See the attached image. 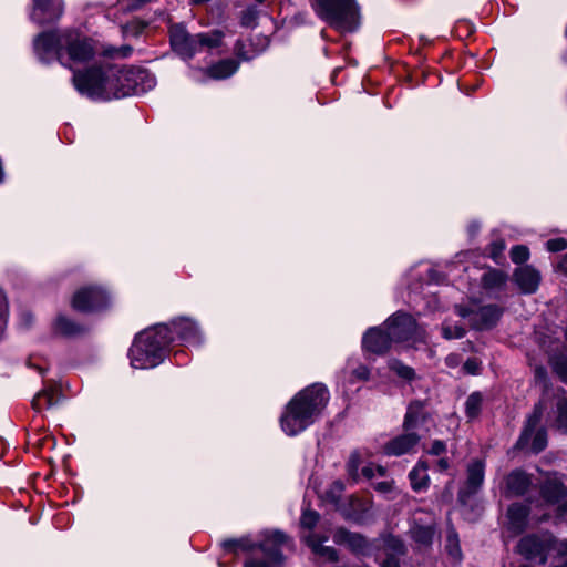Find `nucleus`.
<instances>
[{
    "instance_id": "obj_6",
    "label": "nucleus",
    "mask_w": 567,
    "mask_h": 567,
    "mask_svg": "<svg viewBox=\"0 0 567 567\" xmlns=\"http://www.w3.org/2000/svg\"><path fill=\"white\" fill-rule=\"evenodd\" d=\"M315 13L340 32H353L359 25L355 0H309Z\"/></svg>"
},
{
    "instance_id": "obj_61",
    "label": "nucleus",
    "mask_w": 567,
    "mask_h": 567,
    "mask_svg": "<svg viewBox=\"0 0 567 567\" xmlns=\"http://www.w3.org/2000/svg\"><path fill=\"white\" fill-rule=\"evenodd\" d=\"M478 229V225H472L471 226V231H476Z\"/></svg>"
},
{
    "instance_id": "obj_57",
    "label": "nucleus",
    "mask_w": 567,
    "mask_h": 567,
    "mask_svg": "<svg viewBox=\"0 0 567 567\" xmlns=\"http://www.w3.org/2000/svg\"><path fill=\"white\" fill-rule=\"evenodd\" d=\"M446 363L450 365V367H455L457 363H458V359H457V355L455 354H451L446 358Z\"/></svg>"
},
{
    "instance_id": "obj_48",
    "label": "nucleus",
    "mask_w": 567,
    "mask_h": 567,
    "mask_svg": "<svg viewBox=\"0 0 567 567\" xmlns=\"http://www.w3.org/2000/svg\"><path fill=\"white\" fill-rule=\"evenodd\" d=\"M446 452V444L443 441L435 440L432 442L427 453L430 455L440 456Z\"/></svg>"
},
{
    "instance_id": "obj_44",
    "label": "nucleus",
    "mask_w": 567,
    "mask_h": 567,
    "mask_svg": "<svg viewBox=\"0 0 567 567\" xmlns=\"http://www.w3.org/2000/svg\"><path fill=\"white\" fill-rule=\"evenodd\" d=\"M511 258L515 264H523L529 258V250L523 245L514 246L511 250Z\"/></svg>"
},
{
    "instance_id": "obj_13",
    "label": "nucleus",
    "mask_w": 567,
    "mask_h": 567,
    "mask_svg": "<svg viewBox=\"0 0 567 567\" xmlns=\"http://www.w3.org/2000/svg\"><path fill=\"white\" fill-rule=\"evenodd\" d=\"M109 296L100 287H83L73 295V310L94 313L109 306Z\"/></svg>"
},
{
    "instance_id": "obj_36",
    "label": "nucleus",
    "mask_w": 567,
    "mask_h": 567,
    "mask_svg": "<svg viewBox=\"0 0 567 567\" xmlns=\"http://www.w3.org/2000/svg\"><path fill=\"white\" fill-rule=\"evenodd\" d=\"M445 549L455 561H460L462 559L458 536L453 529H450L447 533Z\"/></svg>"
},
{
    "instance_id": "obj_9",
    "label": "nucleus",
    "mask_w": 567,
    "mask_h": 567,
    "mask_svg": "<svg viewBox=\"0 0 567 567\" xmlns=\"http://www.w3.org/2000/svg\"><path fill=\"white\" fill-rule=\"evenodd\" d=\"M38 58L48 62L54 56L63 66L71 69V33L68 29L40 33L33 41Z\"/></svg>"
},
{
    "instance_id": "obj_10",
    "label": "nucleus",
    "mask_w": 567,
    "mask_h": 567,
    "mask_svg": "<svg viewBox=\"0 0 567 567\" xmlns=\"http://www.w3.org/2000/svg\"><path fill=\"white\" fill-rule=\"evenodd\" d=\"M132 52L133 48L128 44L121 47L100 45L90 38L76 37L73 39V62L87 61L99 53L111 59L127 58Z\"/></svg>"
},
{
    "instance_id": "obj_62",
    "label": "nucleus",
    "mask_w": 567,
    "mask_h": 567,
    "mask_svg": "<svg viewBox=\"0 0 567 567\" xmlns=\"http://www.w3.org/2000/svg\"><path fill=\"white\" fill-rule=\"evenodd\" d=\"M512 567H529V566H527L525 564H519V565H512Z\"/></svg>"
},
{
    "instance_id": "obj_37",
    "label": "nucleus",
    "mask_w": 567,
    "mask_h": 567,
    "mask_svg": "<svg viewBox=\"0 0 567 567\" xmlns=\"http://www.w3.org/2000/svg\"><path fill=\"white\" fill-rule=\"evenodd\" d=\"M483 398L478 392L472 393L465 402V413L468 419H475L478 416L482 409Z\"/></svg>"
},
{
    "instance_id": "obj_51",
    "label": "nucleus",
    "mask_w": 567,
    "mask_h": 567,
    "mask_svg": "<svg viewBox=\"0 0 567 567\" xmlns=\"http://www.w3.org/2000/svg\"><path fill=\"white\" fill-rule=\"evenodd\" d=\"M374 489L382 493V494H386V493H390L392 491V487H393V483L390 482V481H382V482H378L373 485Z\"/></svg>"
},
{
    "instance_id": "obj_29",
    "label": "nucleus",
    "mask_w": 567,
    "mask_h": 567,
    "mask_svg": "<svg viewBox=\"0 0 567 567\" xmlns=\"http://www.w3.org/2000/svg\"><path fill=\"white\" fill-rule=\"evenodd\" d=\"M539 423L540 421L529 433V436L526 440L522 441L523 434L520 435L517 443L520 447H526L528 444H530V449L536 453L545 449L547 443L546 431L539 425Z\"/></svg>"
},
{
    "instance_id": "obj_23",
    "label": "nucleus",
    "mask_w": 567,
    "mask_h": 567,
    "mask_svg": "<svg viewBox=\"0 0 567 567\" xmlns=\"http://www.w3.org/2000/svg\"><path fill=\"white\" fill-rule=\"evenodd\" d=\"M327 539L326 536H319L313 533L305 536L306 544L311 548L315 555L327 561H336L338 559V553L333 547L323 545Z\"/></svg>"
},
{
    "instance_id": "obj_60",
    "label": "nucleus",
    "mask_w": 567,
    "mask_h": 567,
    "mask_svg": "<svg viewBox=\"0 0 567 567\" xmlns=\"http://www.w3.org/2000/svg\"><path fill=\"white\" fill-rule=\"evenodd\" d=\"M208 1H209V0H192V2H193L194 4H203V3H206V2H208Z\"/></svg>"
},
{
    "instance_id": "obj_26",
    "label": "nucleus",
    "mask_w": 567,
    "mask_h": 567,
    "mask_svg": "<svg viewBox=\"0 0 567 567\" xmlns=\"http://www.w3.org/2000/svg\"><path fill=\"white\" fill-rule=\"evenodd\" d=\"M421 518L414 517V526L411 528L412 538L420 546H429L432 544L435 536V526L432 520L425 524H420Z\"/></svg>"
},
{
    "instance_id": "obj_43",
    "label": "nucleus",
    "mask_w": 567,
    "mask_h": 567,
    "mask_svg": "<svg viewBox=\"0 0 567 567\" xmlns=\"http://www.w3.org/2000/svg\"><path fill=\"white\" fill-rule=\"evenodd\" d=\"M390 368L392 371H394L399 377L411 380L414 377V371L412 368L404 365L400 361H392L390 363Z\"/></svg>"
},
{
    "instance_id": "obj_22",
    "label": "nucleus",
    "mask_w": 567,
    "mask_h": 567,
    "mask_svg": "<svg viewBox=\"0 0 567 567\" xmlns=\"http://www.w3.org/2000/svg\"><path fill=\"white\" fill-rule=\"evenodd\" d=\"M419 441L420 436L413 432L399 435L385 444L384 453L390 456L410 453L417 445Z\"/></svg>"
},
{
    "instance_id": "obj_24",
    "label": "nucleus",
    "mask_w": 567,
    "mask_h": 567,
    "mask_svg": "<svg viewBox=\"0 0 567 567\" xmlns=\"http://www.w3.org/2000/svg\"><path fill=\"white\" fill-rule=\"evenodd\" d=\"M532 485V480L528 474L520 470H515L506 477L507 493L512 496L524 495Z\"/></svg>"
},
{
    "instance_id": "obj_4",
    "label": "nucleus",
    "mask_w": 567,
    "mask_h": 567,
    "mask_svg": "<svg viewBox=\"0 0 567 567\" xmlns=\"http://www.w3.org/2000/svg\"><path fill=\"white\" fill-rule=\"evenodd\" d=\"M290 546V538L279 530L265 532L262 540L258 544L251 543L246 538L224 542L225 549L238 547L243 550H251L258 547L262 551L265 559L251 557L246 560L245 567H279L284 560L282 548Z\"/></svg>"
},
{
    "instance_id": "obj_28",
    "label": "nucleus",
    "mask_w": 567,
    "mask_h": 567,
    "mask_svg": "<svg viewBox=\"0 0 567 567\" xmlns=\"http://www.w3.org/2000/svg\"><path fill=\"white\" fill-rule=\"evenodd\" d=\"M427 470L429 464L425 461H419L415 467L410 472L409 478L415 492L427 488L430 482Z\"/></svg>"
},
{
    "instance_id": "obj_3",
    "label": "nucleus",
    "mask_w": 567,
    "mask_h": 567,
    "mask_svg": "<svg viewBox=\"0 0 567 567\" xmlns=\"http://www.w3.org/2000/svg\"><path fill=\"white\" fill-rule=\"evenodd\" d=\"M172 341L174 337L168 324H157L140 332L128 351L131 365L134 369H151L158 365Z\"/></svg>"
},
{
    "instance_id": "obj_38",
    "label": "nucleus",
    "mask_w": 567,
    "mask_h": 567,
    "mask_svg": "<svg viewBox=\"0 0 567 567\" xmlns=\"http://www.w3.org/2000/svg\"><path fill=\"white\" fill-rule=\"evenodd\" d=\"M259 18V11L256 7H247L241 11L240 14V24L245 28H255L257 27Z\"/></svg>"
},
{
    "instance_id": "obj_18",
    "label": "nucleus",
    "mask_w": 567,
    "mask_h": 567,
    "mask_svg": "<svg viewBox=\"0 0 567 567\" xmlns=\"http://www.w3.org/2000/svg\"><path fill=\"white\" fill-rule=\"evenodd\" d=\"M171 334L175 332L182 341L190 346H200L203 342V336L197 323L189 318H179L173 320L171 326Z\"/></svg>"
},
{
    "instance_id": "obj_7",
    "label": "nucleus",
    "mask_w": 567,
    "mask_h": 567,
    "mask_svg": "<svg viewBox=\"0 0 567 567\" xmlns=\"http://www.w3.org/2000/svg\"><path fill=\"white\" fill-rule=\"evenodd\" d=\"M517 551L527 560H535L544 565L550 553L567 557V538L558 540L549 532L528 534L518 542ZM558 567H567V559Z\"/></svg>"
},
{
    "instance_id": "obj_54",
    "label": "nucleus",
    "mask_w": 567,
    "mask_h": 567,
    "mask_svg": "<svg viewBox=\"0 0 567 567\" xmlns=\"http://www.w3.org/2000/svg\"><path fill=\"white\" fill-rule=\"evenodd\" d=\"M435 467L437 468V471L444 472V471H446L450 467V462H449V460L446 457H441L435 463Z\"/></svg>"
},
{
    "instance_id": "obj_35",
    "label": "nucleus",
    "mask_w": 567,
    "mask_h": 567,
    "mask_svg": "<svg viewBox=\"0 0 567 567\" xmlns=\"http://www.w3.org/2000/svg\"><path fill=\"white\" fill-rule=\"evenodd\" d=\"M344 491V484L342 481L340 480H336L333 481L329 487L323 492V495L322 497L333 504L334 506L337 507H340V501H341V496H342V493Z\"/></svg>"
},
{
    "instance_id": "obj_11",
    "label": "nucleus",
    "mask_w": 567,
    "mask_h": 567,
    "mask_svg": "<svg viewBox=\"0 0 567 567\" xmlns=\"http://www.w3.org/2000/svg\"><path fill=\"white\" fill-rule=\"evenodd\" d=\"M455 311L460 317L467 318L471 327L476 330L492 329L502 316V309L495 305H456Z\"/></svg>"
},
{
    "instance_id": "obj_47",
    "label": "nucleus",
    "mask_w": 567,
    "mask_h": 567,
    "mask_svg": "<svg viewBox=\"0 0 567 567\" xmlns=\"http://www.w3.org/2000/svg\"><path fill=\"white\" fill-rule=\"evenodd\" d=\"M505 249V243L503 240H497L492 243L491 245V257L494 261L499 262V259L502 258V254Z\"/></svg>"
},
{
    "instance_id": "obj_21",
    "label": "nucleus",
    "mask_w": 567,
    "mask_h": 567,
    "mask_svg": "<svg viewBox=\"0 0 567 567\" xmlns=\"http://www.w3.org/2000/svg\"><path fill=\"white\" fill-rule=\"evenodd\" d=\"M514 280L522 292L534 293L540 284V274L537 269L527 265L515 270Z\"/></svg>"
},
{
    "instance_id": "obj_33",
    "label": "nucleus",
    "mask_w": 567,
    "mask_h": 567,
    "mask_svg": "<svg viewBox=\"0 0 567 567\" xmlns=\"http://www.w3.org/2000/svg\"><path fill=\"white\" fill-rule=\"evenodd\" d=\"M506 282V276L501 270H488L482 276V284L487 289H498Z\"/></svg>"
},
{
    "instance_id": "obj_53",
    "label": "nucleus",
    "mask_w": 567,
    "mask_h": 567,
    "mask_svg": "<svg viewBox=\"0 0 567 567\" xmlns=\"http://www.w3.org/2000/svg\"><path fill=\"white\" fill-rule=\"evenodd\" d=\"M56 327L59 330H61L62 333L69 334L70 333V326L66 318H59Z\"/></svg>"
},
{
    "instance_id": "obj_17",
    "label": "nucleus",
    "mask_w": 567,
    "mask_h": 567,
    "mask_svg": "<svg viewBox=\"0 0 567 567\" xmlns=\"http://www.w3.org/2000/svg\"><path fill=\"white\" fill-rule=\"evenodd\" d=\"M485 476V463L482 460H472L466 467V481L460 489L458 498L465 502V498L474 495L481 488Z\"/></svg>"
},
{
    "instance_id": "obj_49",
    "label": "nucleus",
    "mask_w": 567,
    "mask_h": 567,
    "mask_svg": "<svg viewBox=\"0 0 567 567\" xmlns=\"http://www.w3.org/2000/svg\"><path fill=\"white\" fill-rule=\"evenodd\" d=\"M7 310V299L4 293L0 290V336L3 333L6 328L4 313Z\"/></svg>"
},
{
    "instance_id": "obj_32",
    "label": "nucleus",
    "mask_w": 567,
    "mask_h": 567,
    "mask_svg": "<svg viewBox=\"0 0 567 567\" xmlns=\"http://www.w3.org/2000/svg\"><path fill=\"white\" fill-rule=\"evenodd\" d=\"M224 33L219 30H213L207 33H197V52L204 48L213 49L220 45Z\"/></svg>"
},
{
    "instance_id": "obj_55",
    "label": "nucleus",
    "mask_w": 567,
    "mask_h": 567,
    "mask_svg": "<svg viewBox=\"0 0 567 567\" xmlns=\"http://www.w3.org/2000/svg\"><path fill=\"white\" fill-rule=\"evenodd\" d=\"M546 375H547V372H546V369L543 368V367H536L535 369V378L537 380H543L545 381L546 380Z\"/></svg>"
},
{
    "instance_id": "obj_46",
    "label": "nucleus",
    "mask_w": 567,
    "mask_h": 567,
    "mask_svg": "<svg viewBox=\"0 0 567 567\" xmlns=\"http://www.w3.org/2000/svg\"><path fill=\"white\" fill-rule=\"evenodd\" d=\"M546 247L549 251L557 252L567 248V240L565 238H554L546 241Z\"/></svg>"
},
{
    "instance_id": "obj_39",
    "label": "nucleus",
    "mask_w": 567,
    "mask_h": 567,
    "mask_svg": "<svg viewBox=\"0 0 567 567\" xmlns=\"http://www.w3.org/2000/svg\"><path fill=\"white\" fill-rule=\"evenodd\" d=\"M442 334L447 340L461 339L465 336V329L457 323L445 321L442 324Z\"/></svg>"
},
{
    "instance_id": "obj_34",
    "label": "nucleus",
    "mask_w": 567,
    "mask_h": 567,
    "mask_svg": "<svg viewBox=\"0 0 567 567\" xmlns=\"http://www.w3.org/2000/svg\"><path fill=\"white\" fill-rule=\"evenodd\" d=\"M423 403L421 401H413L410 403L403 423L406 431L415 427L421 417Z\"/></svg>"
},
{
    "instance_id": "obj_15",
    "label": "nucleus",
    "mask_w": 567,
    "mask_h": 567,
    "mask_svg": "<svg viewBox=\"0 0 567 567\" xmlns=\"http://www.w3.org/2000/svg\"><path fill=\"white\" fill-rule=\"evenodd\" d=\"M63 11L62 0H32L30 18L33 22L43 25L59 20Z\"/></svg>"
},
{
    "instance_id": "obj_45",
    "label": "nucleus",
    "mask_w": 567,
    "mask_h": 567,
    "mask_svg": "<svg viewBox=\"0 0 567 567\" xmlns=\"http://www.w3.org/2000/svg\"><path fill=\"white\" fill-rule=\"evenodd\" d=\"M362 475L367 478H372L375 475L384 476L385 475V468L379 465L370 464L368 466H364L362 468Z\"/></svg>"
},
{
    "instance_id": "obj_25",
    "label": "nucleus",
    "mask_w": 567,
    "mask_h": 567,
    "mask_svg": "<svg viewBox=\"0 0 567 567\" xmlns=\"http://www.w3.org/2000/svg\"><path fill=\"white\" fill-rule=\"evenodd\" d=\"M528 513L529 509L524 505L513 504L509 506L507 511L508 529L514 534L522 533L526 527Z\"/></svg>"
},
{
    "instance_id": "obj_58",
    "label": "nucleus",
    "mask_w": 567,
    "mask_h": 567,
    "mask_svg": "<svg viewBox=\"0 0 567 567\" xmlns=\"http://www.w3.org/2000/svg\"><path fill=\"white\" fill-rule=\"evenodd\" d=\"M22 319L24 320L25 324H30L32 321V315L31 313H22Z\"/></svg>"
},
{
    "instance_id": "obj_40",
    "label": "nucleus",
    "mask_w": 567,
    "mask_h": 567,
    "mask_svg": "<svg viewBox=\"0 0 567 567\" xmlns=\"http://www.w3.org/2000/svg\"><path fill=\"white\" fill-rule=\"evenodd\" d=\"M361 464V455L358 451H354L350 454L349 460L347 462V472L351 478L354 481L359 477V466Z\"/></svg>"
},
{
    "instance_id": "obj_1",
    "label": "nucleus",
    "mask_w": 567,
    "mask_h": 567,
    "mask_svg": "<svg viewBox=\"0 0 567 567\" xmlns=\"http://www.w3.org/2000/svg\"><path fill=\"white\" fill-rule=\"evenodd\" d=\"M155 84V78L148 72L116 64L90 65L73 71L76 91L93 101L142 94Z\"/></svg>"
},
{
    "instance_id": "obj_59",
    "label": "nucleus",
    "mask_w": 567,
    "mask_h": 567,
    "mask_svg": "<svg viewBox=\"0 0 567 567\" xmlns=\"http://www.w3.org/2000/svg\"><path fill=\"white\" fill-rule=\"evenodd\" d=\"M85 331V328L82 327V328H78L74 323H73V330H72V333H73V337L78 333H82Z\"/></svg>"
},
{
    "instance_id": "obj_5",
    "label": "nucleus",
    "mask_w": 567,
    "mask_h": 567,
    "mask_svg": "<svg viewBox=\"0 0 567 567\" xmlns=\"http://www.w3.org/2000/svg\"><path fill=\"white\" fill-rule=\"evenodd\" d=\"M547 413L548 421L559 431L567 433V391L563 388L544 390L539 403L535 406L534 412L527 419L523 430V439L526 440L537 423L542 420L543 414Z\"/></svg>"
},
{
    "instance_id": "obj_56",
    "label": "nucleus",
    "mask_w": 567,
    "mask_h": 567,
    "mask_svg": "<svg viewBox=\"0 0 567 567\" xmlns=\"http://www.w3.org/2000/svg\"><path fill=\"white\" fill-rule=\"evenodd\" d=\"M558 268L561 272L567 275V254L561 258L560 262L558 264Z\"/></svg>"
},
{
    "instance_id": "obj_14",
    "label": "nucleus",
    "mask_w": 567,
    "mask_h": 567,
    "mask_svg": "<svg viewBox=\"0 0 567 567\" xmlns=\"http://www.w3.org/2000/svg\"><path fill=\"white\" fill-rule=\"evenodd\" d=\"M169 42L183 60H190L197 53V34H189L182 24L169 28Z\"/></svg>"
},
{
    "instance_id": "obj_19",
    "label": "nucleus",
    "mask_w": 567,
    "mask_h": 567,
    "mask_svg": "<svg viewBox=\"0 0 567 567\" xmlns=\"http://www.w3.org/2000/svg\"><path fill=\"white\" fill-rule=\"evenodd\" d=\"M392 342L382 328H370L363 336L362 347L365 351L382 354L388 351Z\"/></svg>"
},
{
    "instance_id": "obj_41",
    "label": "nucleus",
    "mask_w": 567,
    "mask_h": 567,
    "mask_svg": "<svg viewBox=\"0 0 567 567\" xmlns=\"http://www.w3.org/2000/svg\"><path fill=\"white\" fill-rule=\"evenodd\" d=\"M553 368L560 380L567 384V355H560L554 359Z\"/></svg>"
},
{
    "instance_id": "obj_16",
    "label": "nucleus",
    "mask_w": 567,
    "mask_h": 567,
    "mask_svg": "<svg viewBox=\"0 0 567 567\" xmlns=\"http://www.w3.org/2000/svg\"><path fill=\"white\" fill-rule=\"evenodd\" d=\"M333 540L338 545L347 546L352 553L359 556H370L375 549L374 544L364 536L358 533H351L346 528L336 529Z\"/></svg>"
},
{
    "instance_id": "obj_8",
    "label": "nucleus",
    "mask_w": 567,
    "mask_h": 567,
    "mask_svg": "<svg viewBox=\"0 0 567 567\" xmlns=\"http://www.w3.org/2000/svg\"><path fill=\"white\" fill-rule=\"evenodd\" d=\"M545 512L537 517L539 522L565 519L567 514V476L548 474L540 488Z\"/></svg>"
},
{
    "instance_id": "obj_50",
    "label": "nucleus",
    "mask_w": 567,
    "mask_h": 567,
    "mask_svg": "<svg viewBox=\"0 0 567 567\" xmlns=\"http://www.w3.org/2000/svg\"><path fill=\"white\" fill-rule=\"evenodd\" d=\"M353 375L361 381H367L370 378V370L368 367L361 364L353 370Z\"/></svg>"
},
{
    "instance_id": "obj_63",
    "label": "nucleus",
    "mask_w": 567,
    "mask_h": 567,
    "mask_svg": "<svg viewBox=\"0 0 567 567\" xmlns=\"http://www.w3.org/2000/svg\"><path fill=\"white\" fill-rule=\"evenodd\" d=\"M258 3H264L266 0H256Z\"/></svg>"
},
{
    "instance_id": "obj_52",
    "label": "nucleus",
    "mask_w": 567,
    "mask_h": 567,
    "mask_svg": "<svg viewBox=\"0 0 567 567\" xmlns=\"http://www.w3.org/2000/svg\"><path fill=\"white\" fill-rule=\"evenodd\" d=\"M464 369L471 373V374H475L478 370V363L475 359H468L465 363H464Z\"/></svg>"
},
{
    "instance_id": "obj_12",
    "label": "nucleus",
    "mask_w": 567,
    "mask_h": 567,
    "mask_svg": "<svg viewBox=\"0 0 567 567\" xmlns=\"http://www.w3.org/2000/svg\"><path fill=\"white\" fill-rule=\"evenodd\" d=\"M385 331L392 343L414 340L420 336L415 319L403 312H396L388 319Z\"/></svg>"
},
{
    "instance_id": "obj_2",
    "label": "nucleus",
    "mask_w": 567,
    "mask_h": 567,
    "mask_svg": "<svg viewBox=\"0 0 567 567\" xmlns=\"http://www.w3.org/2000/svg\"><path fill=\"white\" fill-rule=\"evenodd\" d=\"M329 401V391L326 385L315 383L298 392L287 404L280 417L282 431L295 436L321 415Z\"/></svg>"
},
{
    "instance_id": "obj_20",
    "label": "nucleus",
    "mask_w": 567,
    "mask_h": 567,
    "mask_svg": "<svg viewBox=\"0 0 567 567\" xmlns=\"http://www.w3.org/2000/svg\"><path fill=\"white\" fill-rule=\"evenodd\" d=\"M65 399L62 392V385L60 383H53L33 398L32 406L37 411H42L65 401Z\"/></svg>"
},
{
    "instance_id": "obj_27",
    "label": "nucleus",
    "mask_w": 567,
    "mask_h": 567,
    "mask_svg": "<svg viewBox=\"0 0 567 567\" xmlns=\"http://www.w3.org/2000/svg\"><path fill=\"white\" fill-rule=\"evenodd\" d=\"M386 557L379 561L381 567H400L399 557L405 554L403 543L394 537L386 540Z\"/></svg>"
},
{
    "instance_id": "obj_30",
    "label": "nucleus",
    "mask_w": 567,
    "mask_h": 567,
    "mask_svg": "<svg viewBox=\"0 0 567 567\" xmlns=\"http://www.w3.org/2000/svg\"><path fill=\"white\" fill-rule=\"evenodd\" d=\"M238 62L234 59H226L207 69V74L215 80L227 79L238 70Z\"/></svg>"
},
{
    "instance_id": "obj_42",
    "label": "nucleus",
    "mask_w": 567,
    "mask_h": 567,
    "mask_svg": "<svg viewBox=\"0 0 567 567\" xmlns=\"http://www.w3.org/2000/svg\"><path fill=\"white\" fill-rule=\"evenodd\" d=\"M319 520V514L312 509H303L300 525L303 528L312 529Z\"/></svg>"
},
{
    "instance_id": "obj_31",
    "label": "nucleus",
    "mask_w": 567,
    "mask_h": 567,
    "mask_svg": "<svg viewBox=\"0 0 567 567\" xmlns=\"http://www.w3.org/2000/svg\"><path fill=\"white\" fill-rule=\"evenodd\" d=\"M350 508L343 509V515L355 522L363 520L370 511V504L355 496L349 498Z\"/></svg>"
}]
</instances>
